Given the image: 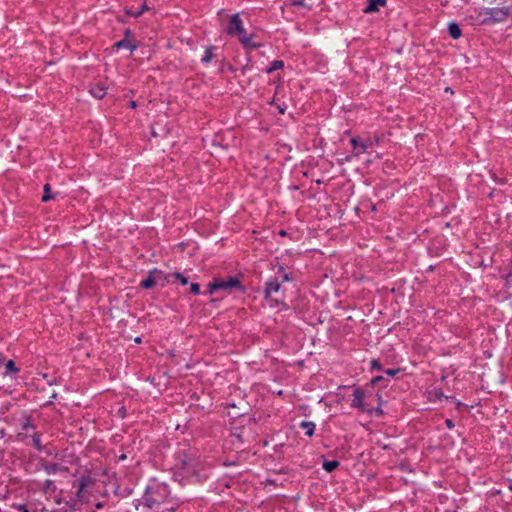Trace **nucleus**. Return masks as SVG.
<instances>
[{"label": "nucleus", "instance_id": "obj_1", "mask_svg": "<svg viewBox=\"0 0 512 512\" xmlns=\"http://www.w3.org/2000/svg\"><path fill=\"white\" fill-rule=\"evenodd\" d=\"M171 492L167 484L152 482L150 483L143 496L142 501L146 508L156 512H174L176 511L175 506L164 507L170 503Z\"/></svg>", "mask_w": 512, "mask_h": 512}, {"label": "nucleus", "instance_id": "obj_2", "mask_svg": "<svg viewBox=\"0 0 512 512\" xmlns=\"http://www.w3.org/2000/svg\"><path fill=\"white\" fill-rule=\"evenodd\" d=\"M228 20V25L225 30L227 35L237 37L245 49L255 50L260 47L259 43L253 41L254 35L247 33L239 13L229 15Z\"/></svg>", "mask_w": 512, "mask_h": 512}, {"label": "nucleus", "instance_id": "obj_3", "mask_svg": "<svg viewBox=\"0 0 512 512\" xmlns=\"http://www.w3.org/2000/svg\"><path fill=\"white\" fill-rule=\"evenodd\" d=\"M209 294H213L217 291H223L227 294L232 293L235 290L244 291V287L236 276H229L227 278H214L208 285Z\"/></svg>", "mask_w": 512, "mask_h": 512}, {"label": "nucleus", "instance_id": "obj_4", "mask_svg": "<svg viewBox=\"0 0 512 512\" xmlns=\"http://www.w3.org/2000/svg\"><path fill=\"white\" fill-rule=\"evenodd\" d=\"M485 15H487L488 18L483 20V24L503 22L509 17L510 9L508 7L487 8L485 10Z\"/></svg>", "mask_w": 512, "mask_h": 512}, {"label": "nucleus", "instance_id": "obj_5", "mask_svg": "<svg viewBox=\"0 0 512 512\" xmlns=\"http://www.w3.org/2000/svg\"><path fill=\"white\" fill-rule=\"evenodd\" d=\"M282 281L279 277H271L265 282L263 294L266 300H272V295L280 291Z\"/></svg>", "mask_w": 512, "mask_h": 512}, {"label": "nucleus", "instance_id": "obj_6", "mask_svg": "<svg viewBox=\"0 0 512 512\" xmlns=\"http://www.w3.org/2000/svg\"><path fill=\"white\" fill-rule=\"evenodd\" d=\"M350 144L352 145L355 151V156H359L360 154L365 153L367 149L372 148L374 146V142L370 138L365 140H359L357 137H352L350 139Z\"/></svg>", "mask_w": 512, "mask_h": 512}, {"label": "nucleus", "instance_id": "obj_7", "mask_svg": "<svg viewBox=\"0 0 512 512\" xmlns=\"http://www.w3.org/2000/svg\"><path fill=\"white\" fill-rule=\"evenodd\" d=\"M365 393L361 388H356L353 392V399L351 406L360 409L361 411H368V409L365 407L363 399H364Z\"/></svg>", "mask_w": 512, "mask_h": 512}, {"label": "nucleus", "instance_id": "obj_8", "mask_svg": "<svg viewBox=\"0 0 512 512\" xmlns=\"http://www.w3.org/2000/svg\"><path fill=\"white\" fill-rule=\"evenodd\" d=\"M40 465L47 474H55L58 471H67L66 467H62L57 463H51L45 459H40Z\"/></svg>", "mask_w": 512, "mask_h": 512}, {"label": "nucleus", "instance_id": "obj_9", "mask_svg": "<svg viewBox=\"0 0 512 512\" xmlns=\"http://www.w3.org/2000/svg\"><path fill=\"white\" fill-rule=\"evenodd\" d=\"M367 2V6L363 9L365 14L376 13L380 7H385L387 4V0H367Z\"/></svg>", "mask_w": 512, "mask_h": 512}, {"label": "nucleus", "instance_id": "obj_10", "mask_svg": "<svg viewBox=\"0 0 512 512\" xmlns=\"http://www.w3.org/2000/svg\"><path fill=\"white\" fill-rule=\"evenodd\" d=\"M149 7L144 2L139 8H134V6L126 7L125 14L134 18L140 17L144 12L148 11Z\"/></svg>", "mask_w": 512, "mask_h": 512}, {"label": "nucleus", "instance_id": "obj_11", "mask_svg": "<svg viewBox=\"0 0 512 512\" xmlns=\"http://www.w3.org/2000/svg\"><path fill=\"white\" fill-rule=\"evenodd\" d=\"M150 271H151L152 275L154 276L155 284L161 283L162 286H164L165 283L170 282V278H171L170 274L166 275L163 271L156 269V268H154Z\"/></svg>", "mask_w": 512, "mask_h": 512}, {"label": "nucleus", "instance_id": "obj_12", "mask_svg": "<svg viewBox=\"0 0 512 512\" xmlns=\"http://www.w3.org/2000/svg\"><path fill=\"white\" fill-rule=\"evenodd\" d=\"M217 50V47L214 46V45H209L205 51H204V54L201 58V63L202 64H209L212 59L215 57V51Z\"/></svg>", "mask_w": 512, "mask_h": 512}, {"label": "nucleus", "instance_id": "obj_13", "mask_svg": "<svg viewBox=\"0 0 512 512\" xmlns=\"http://www.w3.org/2000/svg\"><path fill=\"white\" fill-rule=\"evenodd\" d=\"M299 427L305 431V435L308 437H312L316 429V425L312 421H302Z\"/></svg>", "mask_w": 512, "mask_h": 512}, {"label": "nucleus", "instance_id": "obj_14", "mask_svg": "<svg viewBox=\"0 0 512 512\" xmlns=\"http://www.w3.org/2000/svg\"><path fill=\"white\" fill-rule=\"evenodd\" d=\"M19 372V368L16 366L15 362L13 360H8L5 364H4V371L2 372V374L4 376H7V375H15Z\"/></svg>", "mask_w": 512, "mask_h": 512}, {"label": "nucleus", "instance_id": "obj_15", "mask_svg": "<svg viewBox=\"0 0 512 512\" xmlns=\"http://www.w3.org/2000/svg\"><path fill=\"white\" fill-rule=\"evenodd\" d=\"M448 32L452 39H459L462 35V31L460 26L456 22H451L448 24Z\"/></svg>", "mask_w": 512, "mask_h": 512}, {"label": "nucleus", "instance_id": "obj_16", "mask_svg": "<svg viewBox=\"0 0 512 512\" xmlns=\"http://www.w3.org/2000/svg\"><path fill=\"white\" fill-rule=\"evenodd\" d=\"M155 285L154 276L151 271H149L147 277L140 282V287L144 289H152Z\"/></svg>", "mask_w": 512, "mask_h": 512}, {"label": "nucleus", "instance_id": "obj_17", "mask_svg": "<svg viewBox=\"0 0 512 512\" xmlns=\"http://www.w3.org/2000/svg\"><path fill=\"white\" fill-rule=\"evenodd\" d=\"M340 463L339 461L337 460H324L323 464H322V468L328 472V473H331L333 472L335 469H337L339 467Z\"/></svg>", "mask_w": 512, "mask_h": 512}, {"label": "nucleus", "instance_id": "obj_18", "mask_svg": "<svg viewBox=\"0 0 512 512\" xmlns=\"http://www.w3.org/2000/svg\"><path fill=\"white\" fill-rule=\"evenodd\" d=\"M114 47H116L117 49L126 48V49H129L131 52H133L137 49V46L135 44L131 43L130 41H128L127 39H122V40L116 42L114 44Z\"/></svg>", "mask_w": 512, "mask_h": 512}, {"label": "nucleus", "instance_id": "obj_19", "mask_svg": "<svg viewBox=\"0 0 512 512\" xmlns=\"http://www.w3.org/2000/svg\"><path fill=\"white\" fill-rule=\"evenodd\" d=\"M41 490L44 494H49V493L55 492L56 486L54 484V481L50 480V479H46L42 485Z\"/></svg>", "mask_w": 512, "mask_h": 512}, {"label": "nucleus", "instance_id": "obj_20", "mask_svg": "<svg viewBox=\"0 0 512 512\" xmlns=\"http://www.w3.org/2000/svg\"><path fill=\"white\" fill-rule=\"evenodd\" d=\"M284 67V62L282 60H274L271 62L270 66L266 68V73L271 74L276 70L282 69Z\"/></svg>", "mask_w": 512, "mask_h": 512}, {"label": "nucleus", "instance_id": "obj_21", "mask_svg": "<svg viewBox=\"0 0 512 512\" xmlns=\"http://www.w3.org/2000/svg\"><path fill=\"white\" fill-rule=\"evenodd\" d=\"M54 198V195L51 193L50 184L46 183L43 188L42 202H48Z\"/></svg>", "mask_w": 512, "mask_h": 512}, {"label": "nucleus", "instance_id": "obj_22", "mask_svg": "<svg viewBox=\"0 0 512 512\" xmlns=\"http://www.w3.org/2000/svg\"><path fill=\"white\" fill-rule=\"evenodd\" d=\"M32 445L38 451H42L44 449V447L41 443V434L35 433L32 435Z\"/></svg>", "mask_w": 512, "mask_h": 512}, {"label": "nucleus", "instance_id": "obj_23", "mask_svg": "<svg viewBox=\"0 0 512 512\" xmlns=\"http://www.w3.org/2000/svg\"><path fill=\"white\" fill-rule=\"evenodd\" d=\"M372 386H377L379 384L382 385V387H386L388 385V381L384 376H375L370 381Z\"/></svg>", "mask_w": 512, "mask_h": 512}, {"label": "nucleus", "instance_id": "obj_24", "mask_svg": "<svg viewBox=\"0 0 512 512\" xmlns=\"http://www.w3.org/2000/svg\"><path fill=\"white\" fill-rule=\"evenodd\" d=\"M34 429H35V425L31 422L30 417H25L21 430L23 432H28L29 430H34Z\"/></svg>", "mask_w": 512, "mask_h": 512}, {"label": "nucleus", "instance_id": "obj_25", "mask_svg": "<svg viewBox=\"0 0 512 512\" xmlns=\"http://www.w3.org/2000/svg\"><path fill=\"white\" fill-rule=\"evenodd\" d=\"M90 92L97 99H102L106 95L105 90L101 87L92 88Z\"/></svg>", "mask_w": 512, "mask_h": 512}, {"label": "nucleus", "instance_id": "obj_26", "mask_svg": "<svg viewBox=\"0 0 512 512\" xmlns=\"http://www.w3.org/2000/svg\"><path fill=\"white\" fill-rule=\"evenodd\" d=\"M170 276H171V278H174L175 280H178L182 285H186L188 283V278L185 277L180 272H174V273L170 274Z\"/></svg>", "mask_w": 512, "mask_h": 512}, {"label": "nucleus", "instance_id": "obj_27", "mask_svg": "<svg viewBox=\"0 0 512 512\" xmlns=\"http://www.w3.org/2000/svg\"><path fill=\"white\" fill-rule=\"evenodd\" d=\"M278 273H281V279L280 281L283 282H290L293 280V278L291 277V275L289 273H286L284 271V267L283 266H279V269H278Z\"/></svg>", "mask_w": 512, "mask_h": 512}, {"label": "nucleus", "instance_id": "obj_28", "mask_svg": "<svg viewBox=\"0 0 512 512\" xmlns=\"http://www.w3.org/2000/svg\"><path fill=\"white\" fill-rule=\"evenodd\" d=\"M88 481H89V479L85 478V477H82L79 480V485H78V490H77V496L78 497H81V493L83 492L84 488L86 487Z\"/></svg>", "mask_w": 512, "mask_h": 512}, {"label": "nucleus", "instance_id": "obj_29", "mask_svg": "<svg viewBox=\"0 0 512 512\" xmlns=\"http://www.w3.org/2000/svg\"><path fill=\"white\" fill-rule=\"evenodd\" d=\"M88 481H89V479L85 478V477H82L79 480V485H78V490H77V496L78 497H81V493L83 492L84 488L86 487Z\"/></svg>", "mask_w": 512, "mask_h": 512}, {"label": "nucleus", "instance_id": "obj_30", "mask_svg": "<svg viewBox=\"0 0 512 512\" xmlns=\"http://www.w3.org/2000/svg\"><path fill=\"white\" fill-rule=\"evenodd\" d=\"M371 370L372 371H380L382 370V365L378 359H372L370 362Z\"/></svg>", "mask_w": 512, "mask_h": 512}, {"label": "nucleus", "instance_id": "obj_31", "mask_svg": "<svg viewBox=\"0 0 512 512\" xmlns=\"http://www.w3.org/2000/svg\"><path fill=\"white\" fill-rule=\"evenodd\" d=\"M401 370L399 368H391V369H386L384 370V374L389 376V377H394L396 376Z\"/></svg>", "mask_w": 512, "mask_h": 512}, {"label": "nucleus", "instance_id": "obj_32", "mask_svg": "<svg viewBox=\"0 0 512 512\" xmlns=\"http://www.w3.org/2000/svg\"><path fill=\"white\" fill-rule=\"evenodd\" d=\"M430 396L434 397V399L441 400L444 397V394L441 390L435 389L430 392Z\"/></svg>", "mask_w": 512, "mask_h": 512}, {"label": "nucleus", "instance_id": "obj_33", "mask_svg": "<svg viewBox=\"0 0 512 512\" xmlns=\"http://www.w3.org/2000/svg\"><path fill=\"white\" fill-rule=\"evenodd\" d=\"M190 292L194 295H198L200 293V285L198 283H192L190 285Z\"/></svg>", "mask_w": 512, "mask_h": 512}, {"label": "nucleus", "instance_id": "obj_34", "mask_svg": "<svg viewBox=\"0 0 512 512\" xmlns=\"http://www.w3.org/2000/svg\"><path fill=\"white\" fill-rule=\"evenodd\" d=\"M292 6H305L304 0H292L291 1Z\"/></svg>", "mask_w": 512, "mask_h": 512}, {"label": "nucleus", "instance_id": "obj_35", "mask_svg": "<svg viewBox=\"0 0 512 512\" xmlns=\"http://www.w3.org/2000/svg\"><path fill=\"white\" fill-rule=\"evenodd\" d=\"M445 424H446V427L449 429H453L455 427V424H454L453 420H451V419H446Z\"/></svg>", "mask_w": 512, "mask_h": 512}, {"label": "nucleus", "instance_id": "obj_36", "mask_svg": "<svg viewBox=\"0 0 512 512\" xmlns=\"http://www.w3.org/2000/svg\"><path fill=\"white\" fill-rule=\"evenodd\" d=\"M17 509H18L20 512H30V511L27 509L26 505H24V504H20V505H18V506H17Z\"/></svg>", "mask_w": 512, "mask_h": 512}, {"label": "nucleus", "instance_id": "obj_37", "mask_svg": "<svg viewBox=\"0 0 512 512\" xmlns=\"http://www.w3.org/2000/svg\"><path fill=\"white\" fill-rule=\"evenodd\" d=\"M277 305H282L285 309H287V305L284 302L276 301Z\"/></svg>", "mask_w": 512, "mask_h": 512}, {"label": "nucleus", "instance_id": "obj_38", "mask_svg": "<svg viewBox=\"0 0 512 512\" xmlns=\"http://www.w3.org/2000/svg\"><path fill=\"white\" fill-rule=\"evenodd\" d=\"M137 106L136 102L135 101H131L130 102V107L131 108H135Z\"/></svg>", "mask_w": 512, "mask_h": 512}, {"label": "nucleus", "instance_id": "obj_39", "mask_svg": "<svg viewBox=\"0 0 512 512\" xmlns=\"http://www.w3.org/2000/svg\"><path fill=\"white\" fill-rule=\"evenodd\" d=\"M267 483H269V484H271V485H274V484H276V481H275V480L268 479V480H267Z\"/></svg>", "mask_w": 512, "mask_h": 512}, {"label": "nucleus", "instance_id": "obj_40", "mask_svg": "<svg viewBox=\"0 0 512 512\" xmlns=\"http://www.w3.org/2000/svg\"><path fill=\"white\" fill-rule=\"evenodd\" d=\"M102 507H103V504H102V503H97V504H96V508L100 509V508H102Z\"/></svg>", "mask_w": 512, "mask_h": 512}]
</instances>
